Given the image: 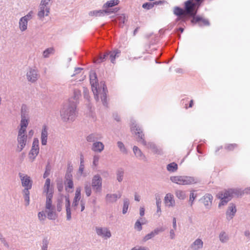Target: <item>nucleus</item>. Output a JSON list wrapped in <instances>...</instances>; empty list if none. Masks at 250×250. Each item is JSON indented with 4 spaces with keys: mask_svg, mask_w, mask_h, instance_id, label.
<instances>
[{
    "mask_svg": "<svg viewBox=\"0 0 250 250\" xmlns=\"http://www.w3.org/2000/svg\"><path fill=\"white\" fill-rule=\"evenodd\" d=\"M29 122V118H21L20 122V126H23L27 127Z\"/></svg>",
    "mask_w": 250,
    "mask_h": 250,
    "instance_id": "nucleus-47",
    "label": "nucleus"
},
{
    "mask_svg": "<svg viewBox=\"0 0 250 250\" xmlns=\"http://www.w3.org/2000/svg\"><path fill=\"white\" fill-rule=\"evenodd\" d=\"M173 13L175 15L178 17V18L177 19V21L181 19L183 21H186L189 18H190L191 16H193L195 15L194 13L190 14L187 12L185 8V2H184V9L177 6L175 7L174 8Z\"/></svg>",
    "mask_w": 250,
    "mask_h": 250,
    "instance_id": "nucleus-7",
    "label": "nucleus"
},
{
    "mask_svg": "<svg viewBox=\"0 0 250 250\" xmlns=\"http://www.w3.org/2000/svg\"><path fill=\"white\" fill-rule=\"evenodd\" d=\"M50 7H46L40 4L38 13V16L39 19H42L44 16H48L50 13Z\"/></svg>",
    "mask_w": 250,
    "mask_h": 250,
    "instance_id": "nucleus-17",
    "label": "nucleus"
},
{
    "mask_svg": "<svg viewBox=\"0 0 250 250\" xmlns=\"http://www.w3.org/2000/svg\"><path fill=\"white\" fill-rule=\"evenodd\" d=\"M104 145L101 142H95L93 143L91 149L96 152H101L104 149Z\"/></svg>",
    "mask_w": 250,
    "mask_h": 250,
    "instance_id": "nucleus-26",
    "label": "nucleus"
},
{
    "mask_svg": "<svg viewBox=\"0 0 250 250\" xmlns=\"http://www.w3.org/2000/svg\"><path fill=\"white\" fill-rule=\"evenodd\" d=\"M60 116L63 122H73L77 116L75 102L69 101L64 104L60 110Z\"/></svg>",
    "mask_w": 250,
    "mask_h": 250,
    "instance_id": "nucleus-2",
    "label": "nucleus"
},
{
    "mask_svg": "<svg viewBox=\"0 0 250 250\" xmlns=\"http://www.w3.org/2000/svg\"><path fill=\"white\" fill-rule=\"evenodd\" d=\"M50 191H53V189L50 187V180L47 178L46 181L44 186V192L48 193Z\"/></svg>",
    "mask_w": 250,
    "mask_h": 250,
    "instance_id": "nucleus-37",
    "label": "nucleus"
},
{
    "mask_svg": "<svg viewBox=\"0 0 250 250\" xmlns=\"http://www.w3.org/2000/svg\"><path fill=\"white\" fill-rule=\"evenodd\" d=\"M90 82L91 85L92 90L94 95L95 99L99 100V95H100L101 99L104 106H107L106 100L107 90L106 86L104 84L103 89H100L96 73L92 72L90 74Z\"/></svg>",
    "mask_w": 250,
    "mask_h": 250,
    "instance_id": "nucleus-1",
    "label": "nucleus"
},
{
    "mask_svg": "<svg viewBox=\"0 0 250 250\" xmlns=\"http://www.w3.org/2000/svg\"><path fill=\"white\" fill-rule=\"evenodd\" d=\"M131 250H150L148 248L143 246L135 247L133 248Z\"/></svg>",
    "mask_w": 250,
    "mask_h": 250,
    "instance_id": "nucleus-63",
    "label": "nucleus"
},
{
    "mask_svg": "<svg viewBox=\"0 0 250 250\" xmlns=\"http://www.w3.org/2000/svg\"><path fill=\"white\" fill-rule=\"evenodd\" d=\"M28 21L24 18H21L19 21V28L21 31L27 29Z\"/></svg>",
    "mask_w": 250,
    "mask_h": 250,
    "instance_id": "nucleus-34",
    "label": "nucleus"
},
{
    "mask_svg": "<svg viewBox=\"0 0 250 250\" xmlns=\"http://www.w3.org/2000/svg\"><path fill=\"white\" fill-rule=\"evenodd\" d=\"M21 118H29V108L25 104H22L21 110Z\"/></svg>",
    "mask_w": 250,
    "mask_h": 250,
    "instance_id": "nucleus-31",
    "label": "nucleus"
},
{
    "mask_svg": "<svg viewBox=\"0 0 250 250\" xmlns=\"http://www.w3.org/2000/svg\"><path fill=\"white\" fill-rule=\"evenodd\" d=\"M92 187L96 192L101 191L102 179L99 174H96L93 176L92 179Z\"/></svg>",
    "mask_w": 250,
    "mask_h": 250,
    "instance_id": "nucleus-10",
    "label": "nucleus"
},
{
    "mask_svg": "<svg viewBox=\"0 0 250 250\" xmlns=\"http://www.w3.org/2000/svg\"><path fill=\"white\" fill-rule=\"evenodd\" d=\"M117 145L118 147L120 148L121 151L123 153H126L127 152L125 146L124 144L120 141H118L117 142Z\"/></svg>",
    "mask_w": 250,
    "mask_h": 250,
    "instance_id": "nucleus-55",
    "label": "nucleus"
},
{
    "mask_svg": "<svg viewBox=\"0 0 250 250\" xmlns=\"http://www.w3.org/2000/svg\"><path fill=\"white\" fill-rule=\"evenodd\" d=\"M142 7L144 9L149 10L152 9L154 7V4H153V3L150 2H146L143 4Z\"/></svg>",
    "mask_w": 250,
    "mask_h": 250,
    "instance_id": "nucleus-56",
    "label": "nucleus"
},
{
    "mask_svg": "<svg viewBox=\"0 0 250 250\" xmlns=\"http://www.w3.org/2000/svg\"><path fill=\"white\" fill-rule=\"evenodd\" d=\"M32 14H33V11H31L26 15L23 17L22 18H24L25 19V20H26V21H28L29 20H30L32 18Z\"/></svg>",
    "mask_w": 250,
    "mask_h": 250,
    "instance_id": "nucleus-64",
    "label": "nucleus"
},
{
    "mask_svg": "<svg viewBox=\"0 0 250 250\" xmlns=\"http://www.w3.org/2000/svg\"><path fill=\"white\" fill-rule=\"evenodd\" d=\"M167 170L170 172H175L178 169V165L175 163H171L167 165Z\"/></svg>",
    "mask_w": 250,
    "mask_h": 250,
    "instance_id": "nucleus-39",
    "label": "nucleus"
},
{
    "mask_svg": "<svg viewBox=\"0 0 250 250\" xmlns=\"http://www.w3.org/2000/svg\"><path fill=\"white\" fill-rule=\"evenodd\" d=\"M236 211V206L233 203H230L226 211L227 219L228 220L232 219L235 215Z\"/></svg>",
    "mask_w": 250,
    "mask_h": 250,
    "instance_id": "nucleus-19",
    "label": "nucleus"
},
{
    "mask_svg": "<svg viewBox=\"0 0 250 250\" xmlns=\"http://www.w3.org/2000/svg\"><path fill=\"white\" fill-rule=\"evenodd\" d=\"M121 54V51L119 49H115L112 51H108L109 59L112 63H115V59L119 57Z\"/></svg>",
    "mask_w": 250,
    "mask_h": 250,
    "instance_id": "nucleus-25",
    "label": "nucleus"
},
{
    "mask_svg": "<svg viewBox=\"0 0 250 250\" xmlns=\"http://www.w3.org/2000/svg\"><path fill=\"white\" fill-rule=\"evenodd\" d=\"M125 19L126 17L125 14H122L118 16L116 18V20L119 21L120 26L122 27H123L124 26Z\"/></svg>",
    "mask_w": 250,
    "mask_h": 250,
    "instance_id": "nucleus-43",
    "label": "nucleus"
},
{
    "mask_svg": "<svg viewBox=\"0 0 250 250\" xmlns=\"http://www.w3.org/2000/svg\"><path fill=\"white\" fill-rule=\"evenodd\" d=\"M73 95H73V99H74V100H75V101H71V100H70L69 101L74 102L76 104L77 101L79 99V98H80V97L81 95V91L79 89L74 90Z\"/></svg>",
    "mask_w": 250,
    "mask_h": 250,
    "instance_id": "nucleus-44",
    "label": "nucleus"
},
{
    "mask_svg": "<svg viewBox=\"0 0 250 250\" xmlns=\"http://www.w3.org/2000/svg\"><path fill=\"white\" fill-rule=\"evenodd\" d=\"M204 0H188L185 1V8L190 14H197L198 10Z\"/></svg>",
    "mask_w": 250,
    "mask_h": 250,
    "instance_id": "nucleus-6",
    "label": "nucleus"
},
{
    "mask_svg": "<svg viewBox=\"0 0 250 250\" xmlns=\"http://www.w3.org/2000/svg\"><path fill=\"white\" fill-rule=\"evenodd\" d=\"M133 128L135 130L136 135H137V141L143 146H146L147 142L145 139V134L143 133L142 129L137 125H135Z\"/></svg>",
    "mask_w": 250,
    "mask_h": 250,
    "instance_id": "nucleus-15",
    "label": "nucleus"
},
{
    "mask_svg": "<svg viewBox=\"0 0 250 250\" xmlns=\"http://www.w3.org/2000/svg\"><path fill=\"white\" fill-rule=\"evenodd\" d=\"M170 179L172 182L182 185H190L197 182V180L194 177L186 176H171Z\"/></svg>",
    "mask_w": 250,
    "mask_h": 250,
    "instance_id": "nucleus-5",
    "label": "nucleus"
},
{
    "mask_svg": "<svg viewBox=\"0 0 250 250\" xmlns=\"http://www.w3.org/2000/svg\"><path fill=\"white\" fill-rule=\"evenodd\" d=\"M212 199L213 196L210 194H206L201 199V200L206 207V208L209 209L211 206Z\"/></svg>",
    "mask_w": 250,
    "mask_h": 250,
    "instance_id": "nucleus-20",
    "label": "nucleus"
},
{
    "mask_svg": "<svg viewBox=\"0 0 250 250\" xmlns=\"http://www.w3.org/2000/svg\"><path fill=\"white\" fill-rule=\"evenodd\" d=\"M151 150V151L155 154L162 155L163 154L162 149L158 147L153 142L147 143L146 146H145Z\"/></svg>",
    "mask_w": 250,
    "mask_h": 250,
    "instance_id": "nucleus-22",
    "label": "nucleus"
},
{
    "mask_svg": "<svg viewBox=\"0 0 250 250\" xmlns=\"http://www.w3.org/2000/svg\"><path fill=\"white\" fill-rule=\"evenodd\" d=\"M19 176L20 178L21 185L24 188L31 189L32 187V181L30 177L26 174L20 172Z\"/></svg>",
    "mask_w": 250,
    "mask_h": 250,
    "instance_id": "nucleus-11",
    "label": "nucleus"
},
{
    "mask_svg": "<svg viewBox=\"0 0 250 250\" xmlns=\"http://www.w3.org/2000/svg\"><path fill=\"white\" fill-rule=\"evenodd\" d=\"M38 218L41 221H44L46 218V215L44 211H40L38 214Z\"/></svg>",
    "mask_w": 250,
    "mask_h": 250,
    "instance_id": "nucleus-59",
    "label": "nucleus"
},
{
    "mask_svg": "<svg viewBox=\"0 0 250 250\" xmlns=\"http://www.w3.org/2000/svg\"><path fill=\"white\" fill-rule=\"evenodd\" d=\"M242 194V191L238 188H230L220 192L217 195L218 198L221 199L219 207L227 204L233 197H238Z\"/></svg>",
    "mask_w": 250,
    "mask_h": 250,
    "instance_id": "nucleus-3",
    "label": "nucleus"
},
{
    "mask_svg": "<svg viewBox=\"0 0 250 250\" xmlns=\"http://www.w3.org/2000/svg\"><path fill=\"white\" fill-rule=\"evenodd\" d=\"M81 198L74 197L72 204V207L74 210H76Z\"/></svg>",
    "mask_w": 250,
    "mask_h": 250,
    "instance_id": "nucleus-46",
    "label": "nucleus"
},
{
    "mask_svg": "<svg viewBox=\"0 0 250 250\" xmlns=\"http://www.w3.org/2000/svg\"><path fill=\"white\" fill-rule=\"evenodd\" d=\"M197 195L195 194L193 192H191L189 195V202L190 203V206H192L194 202V199L196 198Z\"/></svg>",
    "mask_w": 250,
    "mask_h": 250,
    "instance_id": "nucleus-58",
    "label": "nucleus"
},
{
    "mask_svg": "<svg viewBox=\"0 0 250 250\" xmlns=\"http://www.w3.org/2000/svg\"><path fill=\"white\" fill-rule=\"evenodd\" d=\"M129 205V200L127 198H125L124 200V204L123 207V213L125 214L127 212Z\"/></svg>",
    "mask_w": 250,
    "mask_h": 250,
    "instance_id": "nucleus-41",
    "label": "nucleus"
},
{
    "mask_svg": "<svg viewBox=\"0 0 250 250\" xmlns=\"http://www.w3.org/2000/svg\"><path fill=\"white\" fill-rule=\"evenodd\" d=\"M108 57V51L105 52L103 54L101 53L97 59H94V62L100 63L105 61Z\"/></svg>",
    "mask_w": 250,
    "mask_h": 250,
    "instance_id": "nucleus-30",
    "label": "nucleus"
},
{
    "mask_svg": "<svg viewBox=\"0 0 250 250\" xmlns=\"http://www.w3.org/2000/svg\"><path fill=\"white\" fill-rule=\"evenodd\" d=\"M175 195L176 197L180 200H184L186 197L185 191L181 190H176L175 192Z\"/></svg>",
    "mask_w": 250,
    "mask_h": 250,
    "instance_id": "nucleus-42",
    "label": "nucleus"
},
{
    "mask_svg": "<svg viewBox=\"0 0 250 250\" xmlns=\"http://www.w3.org/2000/svg\"><path fill=\"white\" fill-rule=\"evenodd\" d=\"M165 203L168 207L174 206L175 201L173 199V195L170 193L167 194L165 197Z\"/></svg>",
    "mask_w": 250,
    "mask_h": 250,
    "instance_id": "nucleus-27",
    "label": "nucleus"
},
{
    "mask_svg": "<svg viewBox=\"0 0 250 250\" xmlns=\"http://www.w3.org/2000/svg\"><path fill=\"white\" fill-rule=\"evenodd\" d=\"M45 208L46 209L50 210L54 208L52 205V200H49V199L46 200Z\"/></svg>",
    "mask_w": 250,
    "mask_h": 250,
    "instance_id": "nucleus-57",
    "label": "nucleus"
},
{
    "mask_svg": "<svg viewBox=\"0 0 250 250\" xmlns=\"http://www.w3.org/2000/svg\"><path fill=\"white\" fill-rule=\"evenodd\" d=\"M26 128L25 127L20 126L18 130V136H27L26 135Z\"/></svg>",
    "mask_w": 250,
    "mask_h": 250,
    "instance_id": "nucleus-54",
    "label": "nucleus"
},
{
    "mask_svg": "<svg viewBox=\"0 0 250 250\" xmlns=\"http://www.w3.org/2000/svg\"><path fill=\"white\" fill-rule=\"evenodd\" d=\"M140 220H142V218H141L140 219L137 220L134 225V229L138 231H141L142 229V225L144 224L143 223H141Z\"/></svg>",
    "mask_w": 250,
    "mask_h": 250,
    "instance_id": "nucleus-49",
    "label": "nucleus"
},
{
    "mask_svg": "<svg viewBox=\"0 0 250 250\" xmlns=\"http://www.w3.org/2000/svg\"><path fill=\"white\" fill-rule=\"evenodd\" d=\"M74 197L81 198V189L80 187L76 188Z\"/></svg>",
    "mask_w": 250,
    "mask_h": 250,
    "instance_id": "nucleus-62",
    "label": "nucleus"
},
{
    "mask_svg": "<svg viewBox=\"0 0 250 250\" xmlns=\"http://www.w3.org/2000/svg\"><path fill=\"white\" fill-rule=\"evenodd\" d=\"M203 241L197 238L190 245L188 250H200L203 248Z\"/></svg>",
    "mask_w": 250,
    "mask_h": 250,
    "instance_id": "nucleus-21",
    "label": "nucleus"
},
{
    "mask_svg": "<svg viewBox=\"0 0 250 250\" xmlns=\"http://www.w3.org/2000/svg\"><path fill=\"white\" fill-rule=\"evenodd\" d=\"M156 204L157 206V212H161V200L160 198L156 197Z\"/></svg>",
    "mask_w": 250,
    "mask_h": 250,
    "instance_id": "nucleus-53",
    "label": "nucleus"
},
{
    "mask_svg": "<svg viewBox=\"0 0 250 250\" xmlns=\"http://www.w3.org/2000/svg\"><path fill=\"white\" fill-rule=\"evenodd\" d=\"M133 151L135 156L139 160H144L145 161H146V158L145 155L143 153L141 149L139 148L137 146H134L133 148Z\"/></svg>",
    "mask_w": 250,
    "mask_h": 250,
    "instance_id": "nucleus-28",
    "label": "nucleus"
},
{
    "mask_svg": "<svg viewBox=\"0 0 250 250\" xmlns=\"http://www.w3.org/2000/svg\"><path fill=\"white\" fill-rule=\"evenodd\" d=\"M68 179H72V174L71 170L67 169L65 175V180Z\"/></svg>",
    "mask_w": 250,
    "mask_h": 250,
    "instance_id": "nucleus-60",
    "label": "nucleus"
},
{
    "mask_svg": "<svg viewBox=\"0 0 250 250\" xmlns=\"http://www.w3.org/2000/svg\"><path fill=\"white\" fill-rule=\"evenodd\" d=\"M164 231V229L162 228H157L155 229L154 230L152 231L149 233L146 234L144 238H143V241L146 242L148 241V240L153 238L155 235L159 234L160 232H162Z\"/></svg>",
    "mask_w": 250,
    "mask_h": 250,
    "instance_id": "nucleus-24",
    "label": "nucleus"
},
{
    "mask_svg": "<svg viewBox=\"0 0 250 250\" xmlns=\"http://www.w3.org/2000/svg\"><path fill=\"white\" fill-rule=\"evenodd\" d=\"M84 191L85 194L87 197H89L91 195L92 190L91 186L89 184H85L84 185Z\"/></svg>",
    "mask_w": 250,
    "mask_h": 250,
    "instance_id": "nucleus-50",
    "label": "nucleus"
},
{
    "mask_svg": "<svg viewBox=\"0 0 250 250\" xmlns=\"http://www.w3.org/2000/svg\"><path fill=\"white\" fill-rule=\"evenodd\" d=\"M49 242L47 238H44L42 241V250H47L48 245Z\"/></svg>",
    "mask_w": 250,
    "mask_h": 250,
    "instance_id": "nucleus-51",
    "label": "nucleus"
},
{
    "mask_svg": "<svg viewBox=\"0 0 250 250\" xmlns=\"http://www.w3.org/2000/svg\"><path fill=\"white\" fill-rule=\"evenodd\" d=\"M54 49L53 48H48L45 49L43 52V56L44 58L49 57L50 54L54 53Z\"/></svg>",
    "mask_w": 250,
    "mask_h": 250,
    "instance_id": "nucleus-45",
    "label": "nucleus"
},
{
    "mask_svg": "<svg viewBox=\"0 0 250 250\" xmlns=\"http://www.w3.org/2000/svg\"><path fill=\"white\" fill-rule=\"evenodd\" d=\"M238 145L236 144H226L225 146V149L228 151H232L234 148L237 147Z\"/></svg>",
    "mask_w": 250,
    "mask_h": 250,
    "instance_id": "nucleus-48",
    "label": "nucleus"
},
{
    "mask_svg": "<svg viewBox=\"0 0 250 250\" xmlns=\"http://www.w3.org/2000/svg\"><path fill=\"white\" fill-rule=\"evenodd\" d=\"M47 130L48 129L46 125H44L42 128L41 137V143L42 146H45L47 144L48 135Z\"/></svg>",
    "mask_w": 250,
    "mask_h": 250,
    "instance_id": "nucleus-23",
    "label": "nucleus"
},
{
    "mask_svg": "<svg viewBox=\"0 0 250 250\" xmlns=\"http://www.w3.org/2000/svg\"><path fill=\"white\" fill-rule=\"evenodd\" d=\"M54 210V208L49 210L48 211H46L47 215V218L50 220H55L57 218L56 214Z\"/></svg>",
    "mask_w": 250,
    "mask_h": 250,
    "instance_id": "nucleus-40",
    "label": "nucleus"
},
{
    "mask_svg": "<svg viewBox=\"0 0 250 250\" xmlns=\"http://www.w3.org/2000/svg\"><path fill=\"white\" fill-rule=\"evenodd\" d=\"M196 15L197 14H195L193 16H191L192 19L190 21L192 24H198L200 27L204 26H208L210 25V22L208 19L204 18L201 16Z\"/></svg>",
    "mask_w": 250,
    "mask_h": 250,
    "instance_id": "nucleus-8",
    "label": "nucleus"
},
{
    "mask_svg": "<svg viewBox=\"0 0 250 250\" xmlns=\"http://www.w3.org/2000/svg\"><path fill=\"white\" fill-rule=\"evenodd\" d=\"M99 156L98 155H94V157H93V165L95 167H96L98 164V162H99Z\"/></svg>",
    "mask_w": 250,
    "mask_h": 250,
    "instance_id": "nucleus-61",
    "label": "nucleus"
},
{
    "mask_svg": "<svg viewBox=\"0 0 250 250\" xmlns=\"http://www.w3.org/2000/svg\"><path fill=\"white\" fill-rule=\"evenodd\" d=\"M39 141L38 138H34L31 149L29 153V157L33 161L39 153Z\"/></svg>",
    "mask_w": 250,
    "mask_h": 250,
    "instance_id": "nucleus-9",
    "label": "nucleus"
},
{
    "mask_svg": "<svg viewBox=\"0 0 250 250\" xmlns=\"http://www.w3.org/2000/svg\"><path fill=\"white\" fill-rule=\"evenodd\" d=\"M27 136H17L18 146L16 151H21L26 146Z\"/></svg>",
    "mask_w": 250,
    "mask_h": 250,
    "instance_id": "nucleus-16",
    "label": "nucleus"
},
{
    "mask_svg": "<svg viewBox=\"0 0 250 250\" xmlns=\"http://www.w3.org/2000/svg\"><path fill=\"white\" fill-rule=\"evenodd\" d=\"M95 230L97 234L105 239L109 238L111 236V233L109 229L106 227H96Z\"/></svg>",
    "mask_w": 250,
    "mask_h": 250,
    "instance_id": "nucleus-12",
    "label": "nucleus"
},
{
    "mask_svg": "<svg viewBox=\"0 0 250 250\" xmlns=\"http://www.w3.org/2000/svg\"><path fill=\"white\" fill-rule=\"evenodd\" d=\"M65 200V207L66 208V219L70 220L71 219V211L70 208V202L69 195L62 196L60 199H58L57 204V211L60 212L62 209L63 199Z\"/></svg>",
    "mask_w": 250,
    "mask_h": 250,
    "instance_id": "nucleus-4",
    "label": "nucleus"
},
{
    "mask_svg": "<svg viewBox=\"0 0 250 250\" xmlns=\"http://www.w3.org/2000/svg\"><path fill=\"white\" fill-rule=\"evenodd\" d=\"M124 175V171L122 168H119L117 170L116 176L117 180L119 182H121L123 180Z\"/></svg>",
    "mask_w": 250,
    "mask_h": 250,
    "instance_id": "nucleus-38",
    "label": "nucleus"
},
{
    "mask_svg": "<svg viewBox=\"0 0 250 250\" xmlns=\"http://www.w3.org/2000/svg\"><path fill=\"white\" fill-rule=\"evenodd\" d=\"M119 3V0H111L107 1L104 4L103 8H105V9H107V8H111L118 5Z\"/></svg>",
    "mask_w": 250,
    "mask_h": 250,
    "instance_id": "nucleus-35",
    "label": "nucleus"
},
{
    "mask_svg": "<svg viewBox=\"0 0 250 250\" xmlns=\"http://www.w3.org/2000/svg\"><path fill=\"white\" fill-rule=\"evenodd\" d=\"M29 189H28L27 188H24L22 191V192L23 193V197L24 199V201L25 202V205L26 206H28L29 205V202H30V197H29L30 192L29 190Z\"/></svg>",
    "mask_w": 250,
    "mask_h": 250,
    "instance_id": "nucleus-33",
    "label": "nucleus"
},
{
    "mask_svg": "<svg viewBox=\"0 0 250 250\" xmlns=\"http://www.w3.org/2000/svg\"><path fill=\"white\" fill-rule=\"evenodd\" d=\"M219 239L222 243H227L229 239V235L224 231H222L219 234Z\"/></svg>",
    "mask_w": 250,
    "mask_h": 250,
    "instance_id": "nucleus-32",
    "label": "nucleus"
},
{
    "mask_svg": "<svg viewBox=\"0 0 250 250\" xmlns=\"http://www.w3.org/2000/svg\"><path fill=\"white\" fill-rule=\"evenodd\" d=\"M119 10L118 8H113L112 9H104V10H94L92 11H90L89 13V15L90 16H104V14H110L111 13H115L117 12Z\"/></svg>",
    "mask_w": 250,
    "mask_h": 250,
    "instance_id": "nucleus-14",
    "label": "nucleus"
},
{
    "mask_svg": "<svg viewBox=\"0 0 250 250\" xmlns=\"http://www.w3.org/2000/svg\"><path fill=\"white\" fill-rule=\"evenodd\" d=\"M64 185L65 186V190L67 192L69 191L68 188L72 189L74 188V184L72 179L65 180Z\"/></svg>",
    "mask_w": 250,
    "mask_h": 250,
    "instance_id": "nucleus-36",
    "label": "nucleus"
},
{
    "mask_svg": "<svg viewBox=\"0 0 250 250\" xmlns=\"http://www.w3.org/2000/svg\"><path fill=\"white\" fill-rule=\"evenodd\" d=\"M101 138V135L97 133H91L86 137V139L87 142L94 143Z\"/></svg>",
    "mask_w": 250,
    "mask_h": 250,
    "instance_id": "nucleus-29",
    "label": "nucleus"
},
{
    "mask_svg": "<svg viewBox=\"0 0 250 250\" xmlns=\"http://www.w3.org/2000/svg\"><path fill=\"white\" fill-rule=\"evenodd\" d=\"M80 167H79V170L80 171V172H81V174H82V173L83 172V170H84V159H83V156L82 154L81 155V157H80Z\"/></svg>",
    "mask_w": 250,
    "mask_h": 250,
    "instance_id": "nucleus-52",
    "label": "nucleus"
},
{
    "mask_svg": "<svg viewBox=\"0 0 250 250\" xmlns=\"http://www.w3.org/2000/svg\"><path fill=\"white\" fill-rule=\"evenodd\" d=\"M39 74L37 69L29 68L26 73V78L28 81L35 83L38 79Z\"/></svg>",
    "mask_w": 250,
    "mask_h": 250,
    "instance_id": "nucleus-13",
    "label": "nucleus"
},
{
    "mask_svg": "<svg viewBox=\"0 0 250 250\" xmlns=\"http://www.w3.org/2000/svg\"><path fill=\"white\" fill-rule=\"evenodd\" d=\"M121 194L115 193H108L105 195V201L107 204L115 203L117 200L120 198Z\"/></svg>",
    "mask_w": 250,
    "mask_h": 250,
    "instance_id": "nucleus-18",
    "label": "nucleus"
}]
</instances>
